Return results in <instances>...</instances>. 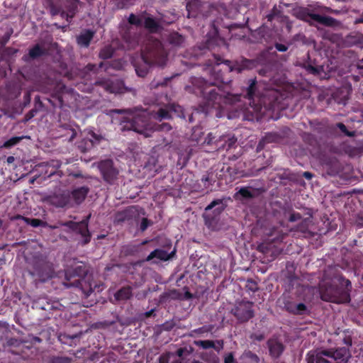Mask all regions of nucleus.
Returning a JSON list of instances; mask_svg holds the SVG:
<instances>
[{"label":"nucleus","mask_w":363,"mask_h":363,"mask_svg":"<svg viewBox=\"0 0 363 363\" xmlns=\"http://www.w3.org/2000/svg\"><path fill=\"white\" fill-rule=\"evenodd\" d=\"M131 291L129 287L123 288L118 291L116 294L115 297L117 300H127L131 296Z\"/></svg>","instance_id":"nucleus-11"},{"label":"nucleus","mask_w":363,"mask_h":363,"mask_svg":"<svg viewBox=\"0 0 363 363\" xmlns=\"http://www.w3.org/2000/svg\"><path fill=\"white\" fill-rule=\"evenodd\" d=\"M195 344L204 349L213 347L218 351L223 348V344L220 342H217V344L216 345L214 342L211 340H199L195 341Z\"/></svg>","instance_id":"nucleus-8"},{"label":"nucleus","mask_w":363,"mask_h":363,"mask_svg":"<svg viewBox=\"0 0 363 363\" xmlns=\"http://www.w3.org/2000/svg\"><path fill=\"white\" fill-rule=\"evenodd\" d=\"M104 165H106L108 167H111L112 166V164H111V161H106L104 163H101L100 165L101 171L103 173V174L104 175V177L106 179V172H105V170L104 169Z\"/></svg>","instance_id":"nucleus-19"},{"label":"nucleus","mask_w":363,"mask_h":363,"mask_svg":"<svg viewBox=\"0 0 363 363\" xmlns=\"http://www.w3.org/2000/svg\"><path fill=\"white\" fill-rule=\"evenodd\" d=\"M13 157H9L8 158V162H11L13 161Z\"/></svg>","instance_id":"nucleus-36"},{"label":"nucleus","mask_w":363,"mask_h":363,"mask_svg":"<svg viewBox=\"0 0 363 363\" xmlns=\"http://www.w3.org/2000/svg\"><path fill=\"white\" fill-rule=\"evenodd\" d=\"M149 225L150 222L146 218H144L141 222L140 229L143 231L148 227Z\"/></svg>","instance_id":"nucleus-21"},{"label":"nucleus","mask_w":363,"mask_h":363,"mask_svg":"<svg viewBox=\"0 0 363 363\" xmlns=\"http://www.w3.org/2000/svg\"><path fill=\"white\" fill-rule=\"evenodd\" d=\"M42 53V50L40 49V48L37 45L35 46V48H33L32 50H30V55L32 57H38L39 56L40 54Z\"/></svg>","instance_id":"nucleus-17"},{"label":"nucleus","mask_w":363,"mask_h":363,"mask_svg":"<svg viewBox=\"0 0 363 363\" xmlns=\"http://www.w3.org/2000/svg\"><path fill=\"white\" fill-rule=\"evenodd\" d=\"M93 37V33L87 30L82 33L77 38V42L79 45L83 46H88L90 40Z\"/></svg>","instance_id":"nucleus-10"},{"label":"nucleus","mask_w":363,"mask_h":363,"mask_svg":"<svg viewBox=\"0 0 363 363\" xmlns=\"http://www.w3.org/2000/svg\"><path fill=\"white\" fill-rule=\"evenodd\" d=\"M26 220L28 223L30 224L33 227L39 226L43 223V222L38 219H26Z\"/></svg>","instance_id":"nucleus-18"},{"label":"nucleus","mask_w":363,"mask_h":363,"mask_svg":"<svg viewBox=\"0 0 363 363\" xmlns=\"http://www.w3.org/2000/svg\"><path fill=\"white\" fill-rule=\"evenodd\" d=\"M113 112L119 113V112H120V111H118V110H115V111H113Z\"/></svg>","instance_id":"nucleus-40"},{"label":"nucleus","mask_w":363,"mask_h":363,"mask_svg":"<svg viewBox=\"0 0 363 363\" xmlns=\"http://www.w3.org/2000/svg\"><path fill=\"white\" fill-rule=\"evenodd\" d=\"M294 218L293 217L291 218V220H294Z\"/></svg>","instance_id":"nucleus-41"},{"label":"nucleus","mask_w":363,"mask_h":363,"mask_svg":"<svg viewBox=\"0 0 363 363\" xmlns=\"http://www.w3.org/2000/svg\"><path fill=\"white\" fill-rule=\"evenodd\" d=\"M183 350L179 349L176 354L168 353L162 355L160 359V363H180Z\"/></svg>","instance_id":"nucleus-5"},{"label":"nucleus","mask_w":363,"mask_h":363,"mask_svg":"<svg viewBox=\"0 0 363 363\" xmlns=\"http://www.w3.org/2000/svg\"><path fill=\"white\" fill-rule=\"evenodd\" d=\"M306 21L312 20L321 24L330 26L333 24V19L328 17L321 16L318 14H310L305 18Z\"/></svg>","instance_id":"nucleus-6"},{"label":"nucleus","mask_w":363,"mask_h":363,"mask_svg":"<svg viewBox=\"0 0 363 363\" xmlns=\"http://www.w3.org/2000/svg\"><path fill=\"white\" fill-rule=\"evenodd\" d=\"M100 55L102 57L108 58L111 56V52H109L108 53H105L104 51H102Z\"/></svg>","instance_id":"nucleus-29"},{"label":"nucleus","mask_w":363,"mask_h":363,"mask_svg":"<svg viewBox=\"0 0 363 363\" xmlns=\"http://www.w3.org/2000/svg\"><path fill=\"white\" fill-rule=\"evenodd\" d=\"M169 117H171V116L169 113V112L164 109H161L160 111V112L158 113V114L157 115V116H155L156 118L160 119V120H162L164 118H169Z\"/></svg>","instance_id":"nucleus-15"},{"label":"nucleus","mask_w":363,"mask_h":363,"mask_svg":"<svg viewBox=\"0 0 363 363\" xmlns=\"http://www.w3.org/2000/svg\"><path fill=\"white\" fill-rule=\"evenodd\" d=\"M251 359H252V360L255 361L256 362H258V358H257V356H255V355H252Z\"/></svg>","instance_id":"nucleus-33"},{"label":"nucleus","mask_w":363,"mask_h":363,"mask_svg":"<svg viewBox=\"0 0 363 363\" xmlns=\"http://www.w3.org/2000/svg\"><path fill=\"white\" fill-rule=\"evenodd\" d=\"M88 189L85 187H80L74 190L72 193V197L77 203H81L86 197Z\"/></svg>","instance_id":"nucleus-7"},{"label":"nucleus","mask_w":363,"mask_h":363,"mask_svg":"<svg viewBox=\"0 0 363 363\" xmlns=\"http://www.w3.org/2000/svg\"><path fill=\"white\" fill-rule=\"evenodd\" d=\"M156 64L158 65L159 66H163L164 65V62L157 61Z\"/></svg>","instance_id":"nucleus-34"},{"label":"nucleus","mask_w":363,"mask_h":363,"mask_svg":"<svg viewBox=\"0 0 363 363\" xmlns=\"http://www.w3.org/2000/svg\"><path fill=\"white\" fill-rule=\"evenodd\" d=\"M306 309V306L303 303H299L296 306V310L294 311L296 313H301Z\"/></svg>","instance_id":"nucleus-23"},{"label":"nucleus","mask_w":363,"mask_h":363,"mask_svg":"<svg viewBox=\"0 0 363 363\" xmlns=\"http://www.w3.org/2000/svg\"><path fill=\"white\" fill-rule=\"evenodd\" d=\"M338 126L340 127V128H341L342 130H344L345 128V126L343 125V124H339Z\"/></svg>","instance_id":"nucleus-35"},{"label":"nucleus","mask_w":363,"mask_h":363,"mask_svg":"<svg viewBox=\"0 0 363 363\" xmlns=\"http://www.w3.org/2000/svg\"><path fill=\"white\" fill-rule=\"evenodd\" d=\"M225 363H235L232 354H228L225 356Z\"/></svg>","instance_id":"nucleus-22"},{"label":"nucleus","mask_w":363,"mask_h":363,"mask_svg":"<svg viewBox=\"0 0 363 363\" xmlns=\"http://www.w3.org/2000/svg\"><path fill=\"white\" fill-rule=\"evenodd\" d=\"M147 113L145 111L128 112L125 116L121 119L122 123H126L121 129L133 130L143 135L145 138L150 137L154 128L147 124Z\"/></svg>","instance_id":"nucleus-1"},{"label":"nucleus","mask_w":363,"mask_h":363,"mask_svg":"<svg viewBox=\"0 0 363 363\" xmlns=\"http://www.w3.org/2000/svg\"><path fill=\"white\" fill-rule=\"evenodd\" d=\"M269 351L272 356L278 357L283 351V346L281 343L276 341L269 342Z\"/></svg>","instance_id":"nucleus-9"},{"label":"nucleus","mask_w":363,"mask_h":363,"mask_svg":"<svg viewBox=\"0 0 363 363\" xmlns=\"http://www.w3.org/2000/svg\"><path fill=\"white\" fill-rule=\"evenodd\" d=\"M311 70L312 72H316V69L315 68H313V67L311 68Z\"/></svg>","instance_id":"nucleus-38"},{"label":"nucleus","mask_w":363,"mask_h":363,"mask_svg":"<svg viewBox=\"0 0 363 363\" xmlns=\"http://www.w3.org/2000/svg\"><path fill=\"white\" fill-rule=\"evenodd\" d=\"M253 89H254L253 84H252L250 86V89H249L248 93H247L250 99L252 98V96H253V93H252Z\"/></svg>","instance_id":"nucleus-28"},{"label":"nucleus","mask_w":363,"mask_h":363,"mask_svg":"<svg viewBox=\"0 0 363 363\" xmlns=\"http://www.w3.org/2000/svg\"><path fill=\"white\" fill-rule=\"evenodd\" d=\"M69 203V201H62V202H60V203H58V204H57V206H66L67 204H68Z\"/></svg>","instance_id":"nucleus-30"},{"label":"nucleus","mask_w":363,"mask_h":363,"mask_svg":"<svg viewBox=\"0 0 363 363\" xmlns=\"http://www.w3.org/2000/svg\"><path fill=\"white\" fill-rule=\"evenodd\" d=\"M250 317H252V313H251L250 311H247L246 315H245V317L244 318V319H245H245H248V318H250Z\"/></svg>","instance_id":"nucleus-31"},{"label":"nucleus","mask_w":363,"mask_h":363,"mask_svg":"<svg viewBox=\"0 0 363 363\" xmlns=\"http://www.w3.org/2000/svg\"><path fill=\"white\" fill-rule=\"evenodd\" d=\"M239 194H241L242 196L244 197H247L250 196V192L247 189H241L240 191H239Z\"/></svg>","instance_id":"nucleus-24"},{"label":"nucleus","mask_w":363,"mask_h":363,"mask_svg":"<svg viewBox=\"0 0 363 363\" xmlns=\"http://www.w3.org/2000/svg\"><path fill=\"white\" fill-rule=\"evenodd\" d=\"M89 140L92 143H94V141L99 140V137L97 136L95 133H91Z\"/></svg>","instance_id":"nucleus-26"},{"label":"nucleus","mask_w":363,"mask_h":363,"mask_svg":"<svg viewBox=\"0 0 363 363\" xmlns=\"http://www.w3.org/2000/svg\"><path fill=\"white\" fill-rule=\"evenodd\" d=\"M349 357L345 348L333 350H320L308 354V363H347Z\"/></svg>","instance_id":"nucleus-2"},{"label":"nucleus","mask_w":363,"mask_h":363,"mask_svg":"<svg viewBox=\"0 0 363 363\" xmlns=\"http://www.w3.org/2000/svg\"><path fill=\"white\" fill-rule=\"evenodd\" d=\"M222 140L227 141V147L228 148H230L236 142V139L231 135L223 136L221 138Z\"/></svg>","instance_id":"nucleus-14"},{"label":"nucleus","mask_w":363,"mask_h":363,"mask_svg":"<svg viewBox=\"0 0 363 363\" xmlns=\"http://www.w3.org/2000/svg\"><path fill=\"white\" fill-rule=\"evenodd\" d=\"M217 203L218 202L216 201L211 202L208 206L206 207V210L208 211L213 208Z\"/></svg>","instance_id":"nucleus-27"},{"label":"nucleus","mask_w":363,"mask_h":363,"mask_svg":"<svg viewBox=\"0 0 363 363\" xmlns=\"http://www.w3.org/2000/svg\"><path fill=\"white\" fill-rule=\"evenodd\" d=\"M128 21L131 24H138V23H140V21L138 19V18L136 16L133 15V14H131L129 16Z\"/></svg>","instance_id":"nucleus-20"},{"label":"nucleus","mask_w":363,"mask_h":363,"mask_svg":"<svg viewBox=\"0 0 363 363\" xmlns=\"http://www.w3.org/2000/svg\"><path fill=\"white\" fill-rule=\"evenodd\" d=\"M142 60L144 64V69L140 68L139 66H135V71L137 74L140 77H144L147 74L148 67H150L149 62L144 57H142Z\"/></svg>","instance_id":"nucleus-12"},{"label":"nucleus","mask_w":363,"mask_h":363,"mask_svg":"<svg viewBox=\"0 0 363 363\" xmlns=\"http://www.w3.org/2000/svg\"><path fill=\"white\" fill-rule=\"evenodd\" d=\"M67 227L72 229L77 233H79L84 238V243H87L89 241V233L87 229V221L83 220L80 223L69 222L65 224Z\"/></svg>","instance_id":"nucleus-3"},{"label":"nucleus","mask_w":363,"mask_h":363,"mask_svg":"<svg viewBox=\"0 0 363 363\" xmlns=\"http://www.w3.org/2000/svg\"><path fill=\"white\" fill-rule=\"evenodd\" d=\"M21 138L14 137L4 143L5 147H11L16 145L18 141H20Z\"/></svg>","instance_id":"nucleus-16"},{"label":"nucleus","mask_w":363,"mask_h":363,"mask_svg":"<svg viewBox=\"0 0 363 363\" xmlns=\"http://www.w3.org/2000/svg\"><path fill=\"white\" fill-rule=\"evenodd\" d=\"M303 175L307 179H311V174L308 172H304Z\"/></svg>","instance_id":"nucleus-32"},{"label":"nucleus","mask_w":363,"mask_h":363,"mask_svg":"<svg viewBox=\"0 0 363 363\" xmlns=\"http://www.w3.org/2000/svg\"><path fill=\"white\" fill-rule=\"evenodd\" d=\"M175 252V249H174L170 253L167 252L165 250L157 249L152 252L148 255V257H147V260L150 261L156 258L158 260L167 261L174 257Z\"/></svg>","instance_id":"nucleus-4"},{"label":"nucleus","mask_w":363,"mask_h":363,"mask_svg":"<svg viewBox=\"0 0 363 363\" xmlns=\"http://www.w3.org/2000/svg\"><path fill=\"white\" fill-rule=\"evenodd\" d=\"M276 48L279 51H281V52H284L287 50V48L285 45H281V44H277L276 45Z\"/></svg>","instance_id":"nucleus-25"},{"label":"nucleus","mask_w":363,"mask_h":363,"mask_svg":"<svg viewBox=\"0 0 363 363\" xmlns=\"http://www.w3.org/2000/svg\"><path fill=\"white\" fill-rule=\"evenodd\" d=\"M189 7H190V5H189V4H187V5H186V8H187V9H188V10L189 9Z\"/></svg>","instance_id":"nucleus-39"},{"label":"nucleus","mask_w":363,"mask_h":363,"mask_svg":"<svg viewBox=\"0 0 363 363\" xmlns=\"http://www.w3.org/2000/svg\"><path fill=\"white\" fill-rule=\"evenodd\" d=\"M110 91H111V92H117V91H118L116 89H113V88H111V89H110Z\"/></svg>","instance_id":"nucleus-37"},{"label":"nucleus","mask_w":363,"mask_h":363,"mask_svg":"<svg viewBox=\"0 0 363 363\" xmlns=\"http://www.w3.org/2000/svg\"><path fill=\"white\" fill-rule=\"evenodd\" d=\"M144 24L146 28H147L152 31L155 30L157 28L156 21L153 18L150 17H147L145 19Z\"/></svg>","instance_id":"nucleus-13"}]
</instances>
